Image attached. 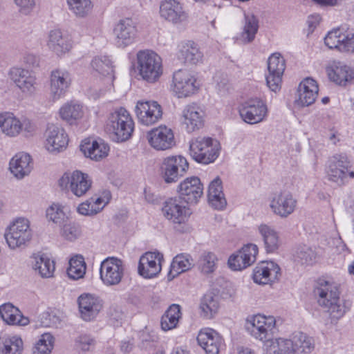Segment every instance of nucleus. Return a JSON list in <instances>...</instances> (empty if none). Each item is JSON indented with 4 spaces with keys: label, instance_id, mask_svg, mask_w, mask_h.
Segmentation results:
<instances>
[{
    "label": "nucleus",
    "instance_id": "f3484780",
    "mask_svg": "<svg viewBox=\"0 0 354 354\" xmlns=\"http://www.w3.org/2000/svg\"><path fill=\"white\" fill-rule=\"evenodd\" d=\"M179 197L188 204H196L203 193V186L198 177L187 178L181 182L177 189Z\"/></svg>",
    "mask_w": 354,
    "mask_h": 354
},
{
    "label": "nucleus",
    "instance_id": "9d476101",
    "mask_svg": "<svg viewBox=\"0 0 354 354\" xmlns=\"http://www.w3.org/2000/svg\"><path fill=\"white\" fill-rule=\"evenodd\" d=\"M275 324L272 316L257 315L247 319L246 329L256 339L265 341L270 338Z\"/></svg>",
    "mask_w": 354,
    "mask_h": 354
},
{
    "label": "nucleus",
    "instance_id": "72a5a7b5",
    "mask_svg": "<svg viewBox=\"0 0 354 354\" xmlns=\"http://www.w3.org/2000/svg\"><path fill=\"white\" fill-rule=\"evenodd\" d=\"M80 149L86 157L97 161L107 156L109 151V145L102 140L84 142Z\"/></svg>",
    "mask_w": 354,
    "mask_h": 354
},
{
    "label": "nucleus",
    "instance_id": "e2e57ef3",
    "mask_svg": "<svg viewBox=\"0 0 354 354\" xmlns=\"http://www.w3.org/2000/svg\"><path fill=\"white\" fill-rule=\"evenodd\" d=\"M223 192L222 181L217 177L209 185L208 190V197H214L217 194H221Z\"/></svg>",
    "mask_w": 354,
    "mask_h": 354
},
{
    "label": "nucleus",
    "instance_id": "bf43d9fd",
    "mask_svg": "<svg viewBox=\"0 0 354 354\" xmlns=\"http://www.w3.org/2000/svg\"><path fill=\"white\" fill-rule=\"evenodd\" d=\"M95 344V340L90 335H82L75 339V348L79 353L91 351Z\"/></svg>",
    "mask_w": 354,
    "mask_h": 354
},
{
    "label": "nucleus",
    "instance_id": "bb28decb",
    "mask_svg": "<svg viewBox=\"0 0 354 354\" xmlns=\"http://www.w3.org/2000/svg\"><path fill=\"white\" fill-rule=\"evenodd\" d=\"M281 269L272 261L261 262L255 267L253 272V280L259 284H268L279 279Z\"/></svg>",
    "mask_w": 354,
    "mask_h": 354
},
{
    "label": "nucleus",
    "instance_id": "4c0bfd02",
    "mask_svg": "<svg viewBox=\"0 0 354 354\" xmlns=\"http://www.w3.org/2000/svg\"><path fill=\"white\" fill-rule=\"evenodd\" d=\"M0 315L8 324L26 326L29 324V319L23 316L19 309L10 303L0 306Z\"/></svg>",
    "mask_w": 354,
    "mask_h": 354
},
{
    "label": "nucleus",
    "instance_id": "f704fd0d",
    "mask_svg": "<svg viewBox=\"0 0 354 354\" xmlns=\"http://www.w3.org/2000/svg\"><path fill=\"white\" fill-rule=\"evenodd\" d=\"M32 167L31 158L26 153L16 154L10 162L11 172L19 178L29 174Z\"/></svg>",
    "mask_w": 354,
    "mask_h": 354
},
{
    "label": "nucleus",
    "instance_id": "473e14b6",
    "mask_svg": "<svg viewBox=\"0 0 354 354\" xmlns=\"http://www.w3.org/2000/svg\"><path fill=\"white\" fill-rule=\"evenodd\" d=\"M257 230L266 252L268 253L275 252L280 245L278 232L272 226L264 223L259 225Z\"/></svg>",
    "mask_w": 354,
    "mask_h": 354
},
{
    "label": "nucleus",
    "instance_id": "1a4fd4ad",
    "mask_svg": "<svg viewBox=\"0 0 354 354\" xmlns=\"http://www.w3.org/2000/svg\"><path fill=\"white\" fill-rule=\"evenodd\" d=\"M188 168V162L183 156H168L162 164V176L165 183H175L185 174Z\"/></svg>",
    "mask_w": 354,
    "mask_h": 354
},
{
    "label": "nucleus",
    "instance_id": "a878e982",
    "mask_svg": "<svg viewBox=\"0 0 354 354\" xmlns=\"http://www.w3.org/2000/svg\"><path fill=\"white\" fill-rule=\"evenodd\" d=\"M205 112L197 104L185 106L182 111V122L187 132H193L202 128L204 124Z\"/></svg>",
    "mask_w": 354,
    "mask_h": 354
},
{
    "label": "nucleus",
    "instance_id": "7ed1b4c3",
    "mask_svg": "<svg viewBox=\"0 0 354 354\" xmlns=\"http://www.w3.org/2000/svg\"><path fill=\"white\" fill-rule=\"evenodd\" d=\"M138 74L150 84L157 82L163 73L162 58L151 50H139L136 54Z\"/></svg>",
    "mask_w": 354,
    "mask_h": 354
},
{
    "label": "nucleus",
    "instance_id": "37998d69",
    "mask_svg": "<svg viewBox=\"0 0 354 354\" xmlns=\"http://www.w3.org/2000/svg\"><path fill=\"white\" fill-rule=\"evenodd\" d=\"M180 317V306L178 304L171 305L162 316L160 322L161 328L165 331L175 328Z\"/></svg>",
    "mask_w": 354,
    "mask_h": 354
},
{
    "label": "nucleus",
    "instance_id": "c756f323",
    "mask_svg": "<svg viewBox=\"0 0 354 354\" xmlns=\"http://www.w3.org/2000/svg\"><path fill=\"white\" fill-rule=\"evenodd\" d=\"M318 86L315 80L307 77L299 85L296 103L300 106H308L314 103L318 94Z\"/></svg>",
    "mask_w": 354,
    "mask_h": 354
},
{
    "label": "nucleus",
    "instance_id": "ea45409f",
    "mask_svg": "<svg viewBox=\"0 0 354 354\" xmlns=\"http://www.w3.org/2000/svg\"><path fill=\"white\" fill-rule=\"evenodd\" d=\"M32 268L37 271L43 278L53 277L55 272V262L46 254H37L32 257Z\"/></svg>",
    "mask_w": 354,
    "mask_h": 354
},
{
    "label": "nucleus",
    "instance_id": "5701e85b",
    "mask_svg": "<svg viewBox=\"0 0 354 354\" xmlns=\"http://www.w3.org/2000/svg\"><path fill=\"white\" fill-rule=\"evenodd\" d=\"M258 248L254 244L244 245L237 253L231 255L228 259L229 267L233 270H241L252 265L256 261Z\"/></svg>",
    "mask_w": 354,
    "mask_h": 354
},
{
    "label": "nucleus",
    "instance_id": "0e129e2a",
    "mask_svg": "<svg viewBox=\"0 0 354 354\" xmlns=\"http://www.w3.org/2000/svg\"><path fill=\"white\" fill-rule=\"evenodd\" d=\"M208 201L209 205L216 209H222L227 204L223 193L216 195L215 198L208 197Z\"/></svg>",
    "mask_w": 354,
    "mask_h": 354
},
{
    "label": "nucleus",
    "instance_id": "9b49d317",
    "mask_svg": "<svg viewBox=\"0 0 354 354\" xmlns=\"http://www.w3.org/2000/svg\"><path fill=\"white\" fill-rule=\"evenodd\" d=\"M124 268L121 259L108 257L102 261L100 268V279L106 286H111L120 283Z\"/></svg>",
    "mask_w": 354,
    "mask_h": 354
},
{
    "label": "nucleus",
    "instance_id": "7c9ffc66",
    "mask_svg": "<svg viewBox=\"0 0 354 354\" xmlns=\"http://www.w3.org/2000/svg\"><path fill=\"white\" fill-rule=\"evenodd\" d=\"M65 131L56 125L50 124L46 131V148L48 151H59L68 145Z\"/></svg>",
    "mask_w": 354,
    "mask_h": 354
},
{
    "label": "nucleus",
    "instance_id": "052dcab7",
    "mask_svg": "<svg viewBox=\"0 0 354 354\" xmlns=\"http://www.w3.org/2000/svg\"><path fill=\"white\" fill-rule=\"evenodd\" d=\"M62 236L68 241H74L81 234V228L75 223H65L61 230Z\"/></svg>",
    "mask_w": 354,
    "mask_h": 354
},
{
    "label": "nucleus",
    "instance_id": "ddd939ff",
    "mask_svg": "<svg viewBox=\"0 0 354 354\" xmlns=\"http://www.w3.org/2000/svg\"><path fill=\"white\" fill-rule=\"evenodd\" d=\"M297 201L291 192L287 190L274 193L271 197L270 207L272 212L281 218H287L292 214Z\"/></svg>",
    "mask_w": 354,
    "mask_h": 354
},
{
    "label": "nucleus",
    "instance_id": "4d7b16f0",
    "mask_svg": "<svg viewBox=\"0 0 354 354\" xmlns=\"http://www.w3.org/2000/svg\"><path fill=\"white\" fill-rule=\"evenodd\" d=\"M295 258L297 262L302 265H311L315 260V253L310 247L303 245L297 248Z\"/></svg>",
    "mask_w": 354,
    "mask_h": 354
},
{
    "label": "nucleus",
    "instance_id": "0eeeda50",
    "mask_svg": "<svg viewBox=\"0 0 354 354\" xmlns=\"http://www.w3.org/2000/svg\"><path fill=\"white\" fill-rule=\"evenodd\" d=\"M62 189H69L76 196H84L91 188L92 180L87 174L76 170L71 174H64L59 180Z\"/></svg>",
    "mask_w": 354,
    "mask_h": 354
},
{
    "label": "nucleus",
    "instance_id": "13d9d810",
    "mask_svg": "<svg viewBox=\"0 0 354 354\" xmlns=\"http://www.w3.org/2000/svg\"><path fill=\"white\" fill-rule=\"evenodd\" d=\"M46 217L48 220L58 225L64 223L66 218H67L62 207L58 204H53L47 209Z\"/></svg>",
    "mask_w": 354,
    "mask_h": 354
},
{
    "label": "nucleus",
    "instance_id": "2eb2a0df",
    "mask_svg": "<svg viewBox=\"0 0 354 354\" xmlns=\"http://www.w3.org/2000/svg\"><path fill=\"white\" fill-rule=\"evenodd\" d=\"M164 217L174 224L185 223L189 216V209L178 197L167 198L162 204Z\"/></svg>",
    "mask_w": 354,
    "mask_h": 354
},
{
    "label": "nucleus",
    "instance_id": "6e6d98bb",
    "mask_svg": "<svg viewBox=\"0 0 354 354\" xmlns=\"http://www.w3.org/2000/svg\"><path fill=\"white\" fill-rule=\"evenodd\" d=\"M293 337L290 339L279 338L270 348L274 354H295Z\"/></svg>",
    "mask_w": 354,
    "mask_h": 354
},
{
    "label": "nucleus",
    "instance_id": "a19ab883",
    "mask_svg": "<svg viewBox=\"0 0 354 354\" xmlns=\"http://www.w3.org/2000/svg\"><path fill=\"white\" fill-rule=\"evenodd\" d=\"M180 57L185 64H197L202 61L203 54L198 45L193 41H187L180 49Z\"/></svg>",
    "mask_w": 354,
    "mask_h": 354
},
{
    "label": "nucleus",
    "instance_id": "20e7f679",
    "mask_svg": "<svg viewBox=\"0 0 354 354\" xmlns=\"http://www.w3.org/2000/svg\"><path fill=\"white\" fill-rule=\"evenodd\" d=\"M218 142L211 138L198 137L189 142V154L197 162L209 164L218 156Z\"/></svg>",
    "mask_w": 354,
    "mask_h": 354
},
{
    "label": "nucleus",
    "instance_id": "423d86ee",
    "mask_svg": "<svg viewBox=\"0 0 354 354\" xmlns=\"http://www.w3.org/2000/svg\"><path fill=\"white\" fill-rule=\"evenodd\" d=\"M351 167V161L346 153L333 155L328 161L327 179L338 186L344 185L346 183L347 173Z\"/></svg>",
    "mask_w": 354,
    "mask_h": 354
},
{
    "label": "nucleus",
    "instance_id": "6e6552de",
    "mask_svg": "<svg viewBox=\"0 0 354 354\" xmlns=\"http://www.w3.org/2000/svg\"><path fill=\"white\" fill-rule=\"evenodd\" d=\"M324 43L330 49L341 52L354 53V33L344 27L328 32L324 37Z\"/></svg>",
    "mask_w": 354,
    "mask_h": 354
},
{
    "label": "nucleus",
    "instance_id": "864d4df0",
    "mask_svg": "<svg viewBox=\"0 0 354 354\" xmlns=\"http://www.w3.org/2000/svg\"><path fill=\"white\" fill-rule=\"evenodd\" d=\"M295 353H310L313 348L312 339L303 333H297L293 335Z\"/></svg>",
    "mask_w": 354,
    "mask_h": 354
},
{
    "label": "nucleus",
    "instance_id": "39448f33",
    "mask_svg": "<svg viewBox=\"0 0 354 354\" xmlns=\"http://www.w3.org/2000/svg\"><path fill=\"white\" fill-rule=\"evenodd\" d=\"M30 222L24 218H17L10 226L8 232L5 234V239L10 248L14 250L25 246L32 239Z\"/></svg>",
    "mask_w": 354,
    "mask_h": 354
},
{
    "label": "nucleus",
    "instance_id": "4be33fe9",
    "mask_svg": "<svg viewBox=\"0 0 354 354\" xmlns=\"http://www.w3.org/2000/svg\"><path fill=\"white\" fill-rule=\"evenodd\" d=\"M115 44L118 47L125 48L134 42L137 35L136 23L130 18L121 19L114 30Z\"/></svg>",
    "mask_w": 354,
    "mask_h": 354
},
{
    "label": "nucleus",
    "instance_id": "a18cd8bd",
    "mask_svg": "<svg viewBox=\"0 0 354 354\" xmlns=\"http://www.w3.org/2000/svg\"><path fill=\"white\" fill-rule=\"evenodd\" d=\"M245 23L241 33L242 39L250 43L254 39L255 35L259 29V20L252 13H245Z\"/></svg>",
    "mask_w": 354,
    "mask_h": 354
},
{
    "label": "nucleus",
    "instance_id": "09e8293b",
    "mask_svg": "<svg viewBox=\"0 0 354 354\" xmlns=\"http://www.w3.org/2000/svg\"><path fill=\"white\" fill-rule=\"evenodd\" d=\"M86 272V263L82 256L77 255L69 261L67 274L71 279H79L84 277Z\"/></svg>",
    "mask_w": 354,
    "mask_h": 354
},
{
    "label": "nucleus",
    "instance_id": "f257e3e1",
    "mask_svg": "<svg viewBox=\"0 0 354 354\" xmlns=\"http://www.w3.org/2000/svg\"><path fill=\"white\" fill-rule=\"evenodd\" d=\"M314 293L318 297L319 305L327 309L332 318H341L351 306L350 301L340 299L339 285L333 281L319 279Z\"/></svg>",
    "mask_w": 354,
    "mask_h": 354
},
{
    "label": "nucleus",
    "instance_id": "3c124183",
    "mask_svg": "<svg viewBox=\"0 0 354 354\" xmlns=\"http://www.w3.org/2000/svg\"><path fill=\"white\" fill-rule=\"evenodd\" d=\"M218 259L216 254L211 252H203L198 261L199 270L205 274H210L215 271Z\"/></svg>",
    "mask_w": 354,
    "mask_h": 354
},
{
    "label": "nucleus",
    "instance_id": "79ce46f5",
    "mask_svg": "<svg viewBox=\"0 0 354 354\" xmlns=\"http://www.w3.org/2000/svg\"><path fill=\"white\" fill-rule=\"evenodd\" d=\"M0 127L9 136H15L22 130L21 122L10 113L0 114Z\"/></svg>",
    "mask_w": 354,
    "mask_h": 354
},
{
    "label": "nucleus",
    "instance_id": "c03bdc74",
    "mask_svg": "<svg viewBox=\"0 0 354 354\" xmlns=\"http://www.w3.org/2000/svg\"><path fill=\"white\" fill-rule=\"evenodd\" d=\"M59 115L62 120L72 124L82 117V106L75 102L66 103L60 108Z\"/></svg>",
    "mask_w": 354,
    "mask_h": 354
},
{
    "label": "nucleus",
    "instance_id": "f8f14e48",
    "mask_svg": "<svg viewBox=\"0 0 354 354\" xmlns=\"http://www.w3.org/2000/svg\"><path fill=\"white\" fill-rule=\"evenodd\" d=\"M286 68L285 59L279 53H273L268 60V74L266 75V84L273 92L281 89L282 75Z\"/></svg>",
    "mask_w": 354,
    "mask_h": 354
},
{
    "label": "nucleus",
    "instance_id": "c85d7f7f",
    "mask_svg": "<svg viewBox=\"0 0 354 354\" xmlns=\"http://www.w3.org/2000/svg\"><path fill=\"white\" fill-rule=\"evenodd\" d=\"M81 317L85 321L94 319L102 308V301L91 294H83L78 297Z\"/></svg>",
    "mask_w": 354,
    "mask_h": 354
},
{
    "label": "nucleus",
    "instance_id": "5fc2aeb1",
    "mask_svg": "<svg viewBox=\"0 0 354 354\" xmlns=\"http://www.w3.org/2000/svg\"><path fill=\"white\" fill-rule=\"evenodd\" d=\"M54 338L50 333L41 335L32 348V354H50L53 348Z\"/></svg>",
    "mask_w": 354,
    "mask_h": 354
},
{
    "label": "nucleus",
    "instance_id": "f03ea898",
    "mask_svg": "<svg viewBox=\"0 0 354 354\" xmlns=\"http://www.w3.org/2000/svg\"><path fill=\"white\" fill-rule=\"evenodd\" d=\"M134 129V122L129 112L122 107L115 109L108 118L106 131L116 142L129 139Z\"/></svg>",
    "mask_w": 354,
    "mask_h": 354
},
{
    "label": "nucleus",
    "instance_id": "49530a36",
    "mask_svg": "<svg viewBox=\"0 0 354 354\" xmlns=\"http://www.w3.org/2000/svg\"><path fill=\"white\" fill-rule=\"evenodd\" d=\"M219 308L218 300L212 293H207L201 299L200 309L201 315L205 318L211 319L218 312Z\"/></svg>",
    "mask_w": 354,
    "mask_h": 354
},
{
    "label": "nucleus",
    "instance_id": "4468645a",
    "mask_svg": "<svg viewBox=\"0 0 354 354\" xmlns=\"http://www.w3.org/2000/svg\"><path fill=\"white\" fill-rule=\"evenodd\" d=\"M267 106L259 98H250L239 109L241 118L248 124H257L263 120L267 114Z\"/></svg>",
    "mask_w": 354,
    "mask_h": 354
},
{
    "label": "nucleus",
    "instance_id": "680f3d73",
    "mask_svg": "<svg viewBox=\"0 0 354 354\" xmlns=\"http://www.w3.org/2000/svg\"><path fill=\"white\" fill-rule=\"evenodd\" d=\"M14 1L19 8L20 12L26 15L30 13L35 6V0H14Z\"/></svg>",
    "mask_w": 354,
    "mask_h": 354
},
{
    "label": "nucleus",
    "instance_id": "58836bf2",
    "mask_svg": "<svg viewBox=\"0 0 354 354\" xmlns=\"http://www.w3.org/2000/svg\"><path fill=\"white\" fill-rule=\"evenodd\" d=\"M194 266V260L188 254L176 255L171 263L167 277L169 281L174 279L180 274L188 271Z\"/></svg>",
    "mask_w": 354,
    "mask_h": 354
},
{
    "label": "nucleus",
    "instance_id": "2f4dec72",
    "mask_svg": "<svg viewBox=\"0 0 354 354\" xmlns=\"http://www.w3.org/2000/svg\"><path fill=\"white\" fill-rule=\"evenodd\" d=\"M47 46L57 55L61 56L68 53L72 48V43L67 35H63L59 29L48 32Z\"/></svg>",
    "mask_w": 354,
    "mask_h": 354
},
{
    "label": "nucleus",
    "instance_id": "6ab92c4d",
    "mask_svg": "<svg viewBox=\"0 0 354 354\" xmlns=\"http://www.w3.org/2000/svg\"><path fill=\"white\" fill-rule=\"evenodd\" d=\"M160 15L173 24H181L188 17L180 0H162L160 4Z\"/></svg>",
    "mask_w": 354,
    "mask_h": 354
},
{
    "label": "nucleus",
    "instance_id": "dca6fc26",
    "mask_svg": "<svg viewBox=\"0 0 354 354\" xmlns=\"http://www.w3.org/2000/svg\"><path fill=\"white\" fill-rule=\"evenodd\" d=\"M174 91L178 97L194 94L199 87L196 77L189 71L178 70L173 75Z\"/></svg>",
    "mask_w": 354,
    "mask_h": 354
},
{
    "label": "nucleus",
    "instance_id": "c9c22d12",
    "mask_svg": "<svg viewBox=\"0 0 354 354\" xmlns=\"http://www.w3.org/2000/svg\"><path fill=\"white\" fill-rule=\"evenodd\" d=\"M327 73L330 80L339 85H345L353 77L351 68L339 62L327 68Z\"/></svg>",
    "mask_w": 354,
    "mask_h": 354
},
{
    "label": "nucleus",
    "instance_id": "412c9836",
    "mask_svg": "<svg viewBox=\"0 0 354 354\" xmlns=\"http://www.w3.org/2000/svg\"><path fill=\"white\" fill-rule=\"evenodd\" d=\"M147 138L149 145L156 150L171 149L175 145L172 130L166 126H160L147 133Z\"/></svg>",
    "mask_w": 354,
    "mask_h": 354
},
{
    "label": "nucleus",
    "instance_id": "603ef678",
    "mask_svg": "<svg viewBox=\"0 0 354 354\" xmlns=\"http://www.w3.org/2000/svg\"><path fill=\"white\" fill-rule=\"evenodd\" d=\"M22 351L23 341L17 336L6 339L0 346L1 354H21Z\"/></svg>",
    "mask_w": 354,
    "mask_h": 354
},
{
    "label": "nucleus",
    "instance_id": "69168bd1",
    "mask_svg": "<svg viewBox=\"0 0 354 354\" xmlns=\"http://www.w3.org/2000/svg\"><path fill=\"white\" fill-rule=\"evenodd\" d=\"M46 322H44L43 324L46 326L50 327H58V326L61 323V319L59 316L56 315L55 313H46Z\"/></svg>",
    "mask_w": 354,
    "mask_h": 354
},
{
    "label": "nucleus",
    "instance_id": "aec40b11",
    "mask_svg": "<svg viewBox=\"0 0 354 354\" xmlns=\"http://www.w3.org/2000/svg\"><path fill=\"white\" fill-rule=\"evenodd\" d=\"M162 254L160 252H147L140 258L138 271L140 276L146 279L156 277L161 271Z\"/></svg>",
    "mask_w": 354,
    "mask_h": 354
},
{
    "label": "nucleus",
    "instance_id": "de8ad7c7",
    "mask_svg": "<svg viewBox=\"0 0 354 354\" xmlns=\"http://www.w3.org/2000/svg\"><path fill=\"white\" fill-rule=\"evenodd\" d=\"M103 202V199L100 197H91L79 205L77 212L84 216L95 215L104 207L106 203L102 205Z\"/></svg>",
    "mask_w": 354,
    "mask_h": 354
},
{
    "label": "nucleus",
    "instance_id": "774afa93",
    "mask_svg": "<svg viewBox=\"0 0 354 354\" xmlns=\"http://www.w3.org/2000/svg\"><path fill=\"white\" fill-rule=\"evenodd\" d=\"M320 20V17L319 15H311L308 17L307 23L308 25V28L310 31H313L314 29L319 24Z\"/></svg>",
    "mask_w": 354,
    "mask_h": 354
},
{
    "label": "nucleus",
    "instance_id": "393cba45",
    "mask_svg": "<svg viewBox=\"0 0 354 354\" xmlns=\"http://www.w3.org/2000/svg\"><path fill=\"white\" fill-rule=\"evenodd\" d=\"M8 75L23 93L31 95L35 92L37 84L32 72L22 68L12 67Z\"/></svg>",
    "mask_w": 354,
    "mask_h": 354
},
{
    "label": "nucleus",
    "instance_id": "8fccbe9b",
    "mask_svg": "<svg viewBox=\"0 0 354 354\" xmlns=\"http://www.w3.org/2000/svg\"><path fill=\"white\" fill-rule=\"evenodd\" d=\"M69 10L77 17H85L93 8L91 0H66Z\"/></svg>",
    "mask_w": 354,
    "mask_h": 354
},
{
    "label": "nucleus",
    "instance_id": "338daca9",
    "mask_svg": "<svg viewBox=\"0 0 354 354\" xmlns=\"http://www.w3.org/2000/svg\"><path fill=\"white\" fill-rule=\"evenodd\" d=\"M24 62L31 68L38 67L39 64V58L32 54L26 55Z\"/></svg>",
    "mask_w": 354,
    "mask_h": 354
},
{
    "label": "nucleus",
    "instance_id": "e433bc0d",
    "mask_svg": "<svg viewBox=\"0 0 354 354\" xmlns=\"http://www.w3.org/2000/svg\"><path fill=\"white\" fill-rule=\"evenodd\" d=\"M92 68L98 73L105 77L106 82L108 84L106 89H110L113 80V68L111 61L106 56H97L91 61Z\"/></svg>",
    "mask_w": 354,
    "mask_h": 354
},
{
    "label": "nucleus",
    "instance_id": "cd10ccee",
    "mask_svg": "<svg viewBox=\"0 0 354 354\" xmlns=\"http://www.w3.org/2000/svg\"><path fill=\"white\" fill-rule=\"evenodd\" d=\"M197 342L207 354H218L223 343L222 337L216 330L209 328L200 330Z\"/></svg>",
    "mask_w": 354,
    "mask_h": 354
},
{
    "label": "nucleus",
    "instance_id": "b1692460",
    "mask_svg": "<svg viewBox=\"0 0 354 354\" xmlns=\"http://www.w3.org/2000/svg\"><path fill=\"white\" fill-rule=\"evenodd\" d=\"M50 93L56 100L64 96L71 83L70 73L66 69L53 70L50 77Z\"/></svg>",
    "mask_w": 354,
    "mask_h": 354
},
{
    "label": "nucleus",
    "instance_id": "a211bd4d",
    "mask_svg": "<svg viewBox=\"0 0 354 354\" xmlns=\"http://www.w3.org/2000/svg\"><path fill=\"white\" fill-rule=\"evenodd\" d=\"M135 111L139 122L147 126L158 122L162 115L161 106L156 101H139Z\"/></svg>",
    "mask_w": 354,
    "mask_h": 354
}]
</instances>
